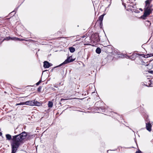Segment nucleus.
Instances as JSON below:
<instances>
[{"label": "nucleus", "mask_w": 153, "mask_h": 153, "mask_svg": "<svg viewBox=\"0 0 153 153\" xmlns=\"http://www.w3.org/2000/svg\"><path fill=\"white\" fill-rule=\"evenodd\" d=\"M27 133L25 131L19 132L16 135L12 136V141L10 142L11 153H16L21 144L24 142V140L27 136Z\"/></svg>", "instance_id": "nucleus-1"}, {"label": "nucleus", "mask_w": 153, "mask_h": 153, "mask_svg": "<svg viewBox=\"0 0 153 153\" xmlns=\"http://www.w3.org/2000/svg\"><path fill=\"white\" fill-rule=\"evenodd\" d=\"M152 4L145 5L146 8L144 9V12L143 15L141 18L143 19H145L146 17L149 16L152 13L153 9L152 8Z\"/></svg>", "instance_id": "nucleus-2"}, {"label": "nucleus", "mask_w": 153, "mask_h": 153, "mask_svg": "<svg viewBox=\"0 0 153 153\" xmlns=\"http://www.w3.org/2000/svg\"><path fill=\"white\" fill-rule=\"evenodd\" d=\"M103 104L100 102H96L95 104L94 111L96 112L103 114L104 112V108L102 106Z\"/></svg>", "instance_id": "nucleus-3"}, {"label": "nucleus", "mask_w": 153, "mask_h": 153, "mask_svg": "<svg viewBox=\"0 0 153 153\" xmlns=\"http://www.w3.org/2000/svg\"><path fill=\"white\" fill-rule=\"evenodd\" d=\"M104 112L103 114L111 116L112 118L117 120L119 115L117 113H116L112 111V110L109 108H105L104 110Z\"/></svg>", "instance_id": "nucleus-4"}, {"label": "nucleus", "mask_w": 153, "mask_h": 153, "mask_svg": "<svg viewBox=\"0 0 153 153\" xmlns=\"http://www.w3.org/2000/svg\"><path fill=\"white\" fill-rule=\"evenodd\" d=\"M100 41L99 35L98 33H95L92 34L91 43L93 46H95Z\"/></svg>", "instance_id": "nucleus-5"}, {"label": "nucleus", "mask_w": 153, "mask_h": 153, "mask_svg": "<svg viewBox=\"0 0 153 153\" xmlns=\"http://www.w3.org/2000/svg\"><path fill=\"white\" fill-rule=\"evenodd\" d=\"M74 60V59L72 58V56H70L68 57L67 59L62 64L60 65L59 66H61L63 64H65L68 63L70 62H72Z\"/></svg>", "instance_id": "nucleus-6"}, {"label": "nucleus", "mask_w": 153, "mask_h": 153, "mask_svg": "<svg viewBox=\"0 0 153 153\" xmlns=\"http://www.w3.org/2000/svg\"><path fill=\"white\" fill-rule=\"evenodd\" d=\"M146 128L147 130L149 131H151V128L152 125L151 122L149 121L148 122H147L146 123Z\"/></svg>", "instance_id": "nucleus-7"}, {"label": "nucleus", "mask_w": 153, "mask_h": 153, "mask_svg": "<svg viewBox=\"0 0 153 153\" xmlns=\"http://www.w3.org/2000/svg\"><path fill=\"white\" fill-rule=\"evenodd\" d=\"M14 40L15 41H25L26 42H32L33 41L31 39H20L18 38H17L16 37H14Z\"/></svg>", "instance_id": "nucleus-8"}, {"label": "nucleus", "mask_w": 153, "mask_h": 153, "mask_svg": "<svg viewBox=\"0 0 153 153\" xmlns=\"http://www.w3.org/2000/svg\"><path fill=\"white\" fill-rule=\"evenodd\" d=\"M34 101L32 100L28 101L23 103V104L30 105H34Z\"/></svg>", "instance_id": "nucleus-9"}, {"label": "nucleus", "mask_w": 153, "mask_h": 153, "mask_svg": "<svg viewBox=\"0 0 153 153\" xmlns=\"http://www.w3.org/2000/svg\"><path fill=\"white\" fill-rule=\"evenodd\" d=\"M51 66V64L47 61L44 62L43 67L45 68H48Z\"/></svg>", "instance_id": "nucleus-10"}, {"label": "nucleus", "mask_w": 153, "mask_h": 153, "mask_svg": "<svg viewBox=\"0 0 153 153\" xmlns=\"http://www.w3.org/2000/svg\"><path fill=\"white\" fill-rule=\"evenodd\" d=\"M3 39H4V41H8L9 40H15L14 37H11L10 36L6 37L5 38L3 37Z\"/></svg>", "instance_id": "nucleus-11"}, {"label": "nucleus", "mask_w": 153, "mask_h": 153, "mask_svg": "<svg viewBox=\"0 0 153 153\" xmlns=\"http://www.w3.org/2000/svg\"><path fill=\"white\" fill-rule=\"evenodd\" d=\"M138 55L140 56H143L145 58H146V56H147V57H146V58L148 57L147 56H149V57L153 56V54H152V53H150V54H148L147 55H145L144 54H139Z\"/></svg>", "instance_id": "nucleus-12"}, {"label": "nucleus", "mask_w": 153, "mask_h": 153, "mask_svg": "<svg viewBox=\"0 0 153 153\" xmlns=\"http://www.w3.org/2000/svg\"><path fill=\"white\" fill-rule=\"evenodd\" d=\"M6 137L7 140H12V137L9 134H7L6 135Z\"/></svg>", "instance_id": "nucleus-13"}, {"label": "nucleus", "mask_w": 153, "mask_h": 153, "mask_svg": "<svg viewBox=\"0 0 153 153\" xmlns=\"http://www.w3.org/2000/svg\"><path fill=\"white\" fill-rule=\"evenodd\" d=\"M96 23V24H98V25L99 27H100V28H102V26H103L102 21H97Z\"/></svg>", "instance_id": "nucleus-14"}, {"label": "nucleus", "mask_w": 153, "mask_h": 153, "mask_svg": "<svg viewBox=\"0 0 153 153\" xmlns=\"http://www.w3.org/2000/svg\"><path fill=\"white\" fill-rule=\"evenodd\" d=\"M104 15V14H102L100 16H99L98 18V20L97 21L102 22Z\"/></svg>", "instance_id": "nucleus-15"}, {"label": "nucleus", "mask_w": 153, "mask_h": 153, "mask_svg": "<svg viewBox=\"0 0 153 153\" xmlns=\"http://www.w3.org/2000/svg\"><path fill=\"white\" fill-rule=\"evenodd\" d=\"M101 52V49L99 47H98L97 48L96 50V52L97 53L100 54Z\"/></svg>", "instance_id": "nucleus-16"}, {"label": "nucleus", "mask_w": 153, "mask_h": 153, "mask_svg": "<svg viewBox=\"0 0 153 153\" xmlns=\"http://www.w3.org/2000/svg\"><path fill=\"white\" fill-rule=\"evenodd\" d=\"M48 107L49 108H52L53 106V103L51 101H49L48 102Z\"/></svg>", "instance_id": "nucleus-17"}, {"label": "nucleus", "mask_w": 153, "mask_h": 153, "mask_svg": "<svg viewBox=\"0 0 153 153\" xmlns=\"http://www.w3.org/2000/svg\"><path fill=\"white\" fill-rule=\"evenodd\" d=\"M153 0H146L145 1L146 5H148V4H150V3Z\"/></svg>", "instance_id": "nucleus-18"}, {"label": "nucleus", "mask_w": 153, "mask_h": 153, "mask_svg": "<svg viewBox=\"0 0 153 153\" xmlns=\"http://www.w3.org/2000/svg\"><path fill=\"white\" fill-rule=\"evenodd\" d=\"M70 52L71 53H73L75 51V49L73 47H70L69 48Z\"/></svg>", "instance_id": "nucleus-19"}, {"label": "nucleus", "mask_w": 153, "mask_h": 153, "mask_svg": "<svg viewBox=\"0 0 153 153\" xmlns=\"http://www.w3.org/2000/svg\"><path fill=\"white\" fill-rule=\"evenodd\" d=\"M33 101H34V105H37V106L39 105L40 104V103L39 102H37L36 101H35V100H34Z\"/></svg>", "instance_id": "nucleus-20"}, {"label": "nucleus", "mask_w": 153, "mask_h": 153, "mask_svg": "<svg viewBox=\"0 0 153 153\" xmlns=\"http://www.w3.org/2000/svg\"><path fill=\"white\" fill-rule=\"evenodd\" d=\"M146 24L147 25L150 26L151 25V23L149 21H147L146 22Z\"/></svg>", "instance_id": "nucleus-21"}, {"label": "nucleus", "mask_w": 153, "mask_h": 153, "mask_svg": "<svg viewBox=\"0 0 153 153\" xmlns=\"http://www.w3.org/2000/svg\"><path fill=\"white\" fill-rule=\"evenodd\" d=\"M41 88H42V87L40 86H39L37 89V91H38L39 92H40Z\"/></svg>", "instance_id": "nucleus-22"}, {"label": "nucleus", "mask_w": 153, "mask_h": 153, "mask_svg": "<svg viewBox=\"0 0 153 153\" xmlns=\"http://www.w3.org/2000/svg\"><path fill=\"white\" fill-rule=\"evenodd\" d=\"M41 80H40L38 82H37L36 83V85H39L41 82Z\"/></svg>", "instance_id": "nucleus-23"}, {"label": "nucleus", "mask_w": 153, "mask_h": 153, "mask_svg": "<svg viewBox=\"0 0 153 153\" xmlns=\"http://www.w3.org/2000/svg\"><path fill=\"white\" fill-rule=\"evenodd\" d=\"M19 130L18 129V128H16L15 130V132H14V133L15 134H16L17 133V131Z\"/></svg>", "instance_id": "nucleus-24"}, {"label": "nucleus", "mask_w": 153, "mask_h": 153, "mask_svg": "<svg viewBox=\"0 0 153 153\" xmlns=\"http://www.w3.org/2000/svg\"><path fill=\"white\" fill-rule=\"evenodd\" d=\"M135 153H142V152L140 150L137 151Z\"/></svg>", "instance_id": "nucleus-25"}, {"label": "nucleus", "mask_w": 153, "mask_h": 153, "mask_svg": "<svg viewBox=\"0 0 153 153\" xmlns=\"http://www.w3.org/2000/svg\"><path fill=\"white\" fill-rule=\"evenodd\" d=\"M148 72L149 73L153 74V71H149Z\"/></svg>", "instance_id": "nucleus-26"}, {"label": "nucleus", "mask_w": 153, "mask_h": 153, "mask_svg": "<svg viewBox=\"0 0 153 153\" xmlns=\"http://www.w3.org/2000/svg\"><path fill=\"white\" fill-rule=\"evenodd\" d=\"M135 12H136V13H139L140 12L138 10H136L135 11H134Z\"/></svg>", "instance_id": "nucleus-27"}, {"label": "nucleus", "mask_w": 153, "mask_h": 153, "mask_svg": "<svg viewBox=\"0 0 153 153\" xmlns=\"http://www.w3.org/2000/svg\"><path fill=\"white\" fill-rule=\"evenodd\" d=\"M2 133L0 132V136H1L2 135Z\"/></svg>", "instance_id": "nucleus-28"}, {"label": "nucleus", "mask_w": 153, "mask_h": 153, "mask_svg": "<svg viewBox=\"0 0 153 153\" xmlns=\"http://www.w3.org/2000/svg\"><path fill=\"white\" fill-rule=\"evenodd\" d=\"M139 10H140L141 11H143V10L142 8H140Z\"/></svg>", "instance_id": "nucleus-29"}, {"label": "nucleus", "mask_w": 153, "mask_h": 153, "mask_svg": "<svg viewBox=\"0 0 153 153\" xmlns=\"http://www.w3.org/2000/svg\"><path fill=\"white\" fill-rule=\"evenodd\" d=\"M123 4V5L124 7H126V4L124 3V4Z\"/></svg>", "instance_id": "nucleus-30"}, {"label": "nucleus", "mask_w": 153, "mask_h": 153, "mask_svg": "<svg viewBox=\"0 0 153 153\" xmlns=\"http://www.w3.org/2000/svg\"><path fill=\"white\" fill-rule=\"evenodd\" d=\"M64 99H63L62 98L61 99V101H62V100H64Z\"/></svg>", "instance_id": "nucleus-31"}, {"label": "nucleus", "mask_w": 153, "mask_h": 153, "mask_svg": "<svg viewBox=\"0 0 153 153\" xmlns=\"http://www.w3.org/2000/svg\"><path fill=\"white\" fill-rule=\"evenodd\" d=\"M60 33V32L59 31L58 32V33Z\"/></svg>", "instance_id": "nucleus-32"}, {"label": "nucleus", "mask_w": 153, "mask_h": 153, "mask_svg": "<svg viewBox=\"0 0 153 153\" xmlns=\"http://www.w3.org/2000/svg\"><path fill=\"white\" fill-rule=\"evenodd\" d=\"M18 105H20L21 104H18Z\"/></svg>", "instance_id": "nucleus-33"}]
</instances>
